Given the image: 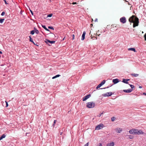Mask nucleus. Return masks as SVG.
<instances>
[{
  "label": "nucleus",
  "instance_id": "nucleus-42",
  "mask_svg": "<svg viewBox=\"0 0 146 146\" xmlns=\"http://www.w3.org/2000/svg\"><path fill=\"white\" fill-rule=\"evenodd\" d=\"M95 22H97L98 21V19H96L95 21H94Z\"/></svg>",
  "mask_w": 146,
  "mask_h": 146
},
{
  "label": "nucleus",
  "instance_id": "nucleus-19",
  "mask_svg": "<svg viewBox=\"0 0 146 146\" xmlns=\"http://www.w3.org/2000/svg\"><path fill=\"white\" fill-rule=\"evenodd\" d=\"M6 137V135L4 134H3L1 137H0V140H2L3 138H5Z\"/></svg>",
  "mask_w": 146,
  "mask_h": 146
},
{
  "label": "nucleus",
  "instance_id": "nucleus-9",
  "mask_svg": "<svg viewBox=\"0 0 146 146\" xmlns=\"http://www.w3.org/2000/svg\"><path fill=\"white\" fill-rule=\"evenodd\" d=\"M137 133L136 134L137 135H140V134H143L144 133L141 130H138L137 129Z\"/></svg>",
  "mask_w": 146,
  "mask_h": 146
},
{
  "label": "nucleus",
  "instance_id": "nucleus-8",
  "mask_svg": "<svg viewBox=\"0 0 146 146\" xmlns=\"http://www.w3.org/2000/svg\"><path fill=\"white\" fill-rule=\"evenodd\" d=\"M45 42L47 44L49 42L52 44L54 43L55 41L54 40L50 41L48 39H46Z\"/></svg>",
  "mask_w": 146,
  "mask_h": 146
},
{
  "label": "nucleus",
  "instance_id": "nucleus-32",
  "mask_svg": "<svg viewBox=\"0 0 146 146\" xmlns=\"http://www.w3.org/2000/svg\"><path fill=\"white\" fill-rule=\"evenodd\" d=\"M89 142H88L84 146H88L89 145Z\"/></svg>",
  "mask_w": 146,
  "mask_h": 146
},
{
  "label": "nucleus",
  "instance_id": "nucleus-39",
  "mask_svg": "<svg viewBox=\"0 0 146 146\" xmlns=\"http://www.w3.org/2000/svg\"><path fill=\"white\" fill-rule=\"evenodd\" d=\"M30 11L32 15H33V11H32L31 10H30Z\"/></svg>",
  "mask_w": 146,
  "mask_h": 146
},
{
  "label": "nucleus",
  "instance_id": "nucleus-36",
  "mask_svg": "<svg viewBox=\"0 0 146 146\" xmlns=\"http://www.w3.org/2000/svg\"><path fill=\"white\" fill-rule=\"evenodd\" d=\"M3 1H4L5 3V4L7 5L8 4V3L5 0H3Z\"/></svg>",
  "mask_w": 146,
  "mask_h": 146
},
{
  "label": "nucleus",
  "instance_id": "nucleus-33",
  "mask_svg": "<svg viewBox=\"0 0 146 146\" xmlns=\"http://www.w3.org/2000/svg\"><path fill=\"white\" fill-rule=\"evenodd\" d=\"M56 122V120H55L54 121V123L53 124V125L54 126Z\"/></svg>",
  "mask_w": 146,
  "mask_h": 146
},
{
  "label": "nucleus",
  "instance_id": "nucleus-23",
  "mask_svg": "<svg viewBox=\"0 0 146 146\" xmlns=\"http://www.w3.org/2000/svg\"><path fill=\"white\" fill-rule=\"evenodd\" d=\"M129 85H130V87L131 88V89L133 90V89H134L135 86L134 85H131V84H129Z\"/></svg>",
  "mask_w": 146,
  "mask_h": 146
},
{
  "label": "nucleus",
  "instance_id": "nucleus-47",
  "mask_svg": "<svg viewBox=\"0 0 146 146\" xmlns=\"http://www.w3.org/2000/svg\"><path fill=\"white\" fill-rule=\"evenodd\" d=\"M107 146H110V143H108L107 144Z\"/></svg>",
  "mask_w": 146,
  "mask_h": 146
},
{
  "label": "nucleus",
  "instance_id": "nucleus-14",
  "mask_svg": "<svg viewBox=\"0 0 146 146\" xmlns=\"http://www.w3.org/2000/svg\"><path fill=\"white\" fill-rule=\"evenodd\" d=\"M102 96L104 97H107L110 96V93L107 92L102 94Z\"/></svg>",
  "mask_w": 146,
  "mask_h": 146
},
{
  "label": "nucleus",
  "instance_id": "nucleus-31",
  "mask_svg": "<svg viewBox=\"0 0 146 146\" xmlns=\"http://www.w3.org/2000/svg\"><path fill=\"white\" fill-rule=\"evenodd\" d=\"M5 12L4 11H3L1 15L2 16H3L5 15Z\"/></svg>",
  "mask_w": 146,
  "mask_h": 146
},
{
  "label": "nucleus",
  "instance_id": "nucleus-46",
  "mask_svg": "<svg viewBox=\"0 0 146 146\" xmlns=\"http://www.w3.org/2000/svg\"><path fill=\"white\" fill-rule=\"evenodd\" d=\"M139 88H142V86H139Z\"/></svg>",
  "mask_w": 146,
  "mask_h": 146
},
{
  "label": "nucleus",
  "instance_id": "nucleus-53",
  "mask_svg": "<svg viewBox=\"0 0 146 146\" xmlns=\"http://www.w3.org/2000/svg\"><path fill=\"white\" fill-rule=\"evenodd\" d=\"M91 25H92V24H91Z\"/></svg>",
  "mask_w": 146,
  "mask_h": 146
},
{
  "label": "nucleus",
  "instance_id": "nucleus-30",
  "mask_svg": "<svg viewBox=\"0 0 146 146\" xmlns=\"http://www.w3.org/2000/svg\"><path fill=\"white\" fill-rule=\"evenodd\" d=\"M52 16V14H50L48 15L47 16V17H51Z\"/></svg>",
  "mask_w": 146,
  "mask_h": 146
},
{
  "label": "nucleus",
  "instance_id": "nucleus-16",
  "mask_svg": "<svg viewBox=\"0 0 146 146\" xmlns=\"http://www.w3.org/2000/svg\"><path fill=\"white\" fill-rule=\"evenodd\" d=\"M42 27L44 29H45L46 31H50V30L48 29H47L45 25H42Z\"/></svg>",
  "mask_w": 146,
  "mask_h": 146
},
{
  "label": "nucleus",
  "instance_id": "nucleus-10",
  "mask_svg": "<svg viewBox=\"0 0 146 146\" xmlns=\"http://www.w3.org/2000/svg\"><path fill=\"white\" fill-rule=\"evenodd\" d=\"M122 130V128H117L115 129V131L118 133H120Z\"/></svg>",
  "mask_w": 146,
  "mask_h": 146
},
{
  "label": "nucleus",
  "instance_id": "nucleus-7",
  "mask_svg": "<svg viewBox=\"0 0 146 146\" xmlns=\"http://www.w3.org/2000/svg\"><path fill=\"white\" fill-rule=\"evenodd\" d=\"M91 95L90 94H89L88 95H87L84 96L83 98V101H85L87 99L89 98L90 96Z\"/></svg>",
  "mask_w": 146,
  "mask_h": 146
},
{
  "label": "nucleus",
  "instance_id": "nucleus-49",
  "mask_svg": "<svg viewBox=\"0 0 146 146\" xmlns=\"http://www.w3.org/2000/svg\"><path fill=\"white\" fill-rule=\"evenodd\" d=\"M95 38H96V39H97V38L96 37H95Z\"/></svg>",
  "mask_w": 146,
  "mask_h": 146
},
{
  "label": "nucleus",
  "instance_id": "nucleus-35",
  "mask_svg": "<svg viewBox=\"0 0 146 146\" xmlns=\"http://www.w3.org/2000/svg\"><path fill=\"white\" fill-rule=\"evenodd\" d=\"M72 40H74V34H73L72 35Z\"/></svg>",
  "mask_w": 146,
  "mask_h": 146
},
{
  "label": "nucleus",
  "instance_id": "nucleus-40",
  "mask_svg": "<svg viewBox=\"0 0 146 146\" xmlns=\"http://www.w3.org/2000/svg\"><path fill=\"white\" fill-rule=\"evenodd\" d=\"M77 4V3L76 2H73L72 3V4L73 5H74V4Z\"/></svg>",
  "mask_w": 146,
  "mask_h": 146
},
{
  "label": "nucleus",
  "instance_id": "nucleus-22",
  "mask_svg": "<svg viewBox=\"0 0 146 146\" xmlns=\"http://www.w3.org/2000/svg\"><path fill=\"white\" fill-rule=\"evenodd\" d=\"M131 75L134 77H137L138 76L139 74H131Z\"/></svg>",
  "mask_w": 146,
  "mask_h": 146
},
{
  "label": "nucleus",
  "instance_id": "nucleus-12",
  "mask_svg": "<svg viewBox=\"0 0 146 146\" xmlns=\"http://www.w3.org/2000/svg\"><path fill=\"white\" fill-rule=\"evenodd\" d=\"M132 91V89H129L127 90H124L123 91L125 93H129L131 92Z\"/></svg>",
  "mask_w": 146,
  "mask_h": 146
},
{
  "label": "nucleus",
  "instance_id": "nucleus-29",
  "mask_svg": "<svg viewBox=\"0 0 146 146\" xmlns=\"http://www.w3.org/2000/svg\"><path fill=\"white\" fill-rule=\"evenodd\" d=\"M114 144V143L113 142H111L110 143V146H113Z\"/></svg>",
  "mask_w": 146,
  "mask_h": 146
},
{
  "label": "nucleus",
  "instance_id": "nucleus-45",
  "mask_svg": "<svg viewBox=\"0 0 146 146\" xmlns=\"http://www.w3.org/2000/svg\"><path fill=\"white\" fill-rule=\"evenodd\" d=\"M143 94L146 96V93H143Z\"/></svg>",
  "mask_w": 146,
  "mask_h": 146
},
{
  "label": "nucleus",
  "instance_id": "nucleus-21",
  "mask_svg": "<svg viewBox=\"0 0 146 146\" xmlns=\"http://www.w3.org/2000/svg\"><path fill=\"white\" fill-rule=\"evenodd\" d=\"M60 75L59 74H58V75H56V76L53 77L52 78V79H54L56 78L57 77H59L60 76Z\"/></svg>",
  "mask_w": 146,
  "mask_h": 146
},
{
  "label": "nucleus",
  "instance_id": "nucleus-52",
  "mask_svg": "<svg viewBox=\"0 0 146 146\" xmlns=\"http://www.w3.org/2000/svg\"><path fill=\"white\" fill-rule=\"evenodd\" d=\"M115 98H116V97H115V98H112V99H115Z\"/></svg>",
  "mask_w": 146,
  "mask_h": 146
},
{
  "label": "nucleus",
  "instance_id": "nucleus-38",
  "mask_svg": "<svg viewBox=\"0 0 146 146\" xmlns=\"http://www.w3.org/2000/svg\"><path fill=\"white\" fill-rule=\"evenodd\" d=\"M102 114H103V113H101L99 115H98V117H100L101 116V115H102Z\"/></svg>",
  "mask_w": 146,
  "mask_h": 146
},
{
  "label": "nucleus",
  "instance_id": "nucleus-41",
  "mask_svg": "<svg viewBox=\"0 0 146 146\" xmlns=\"http://www.w3.org/2000/svg\"><path fill=\"white\" fill-rule=\"evenodd\" d=\"M112 94V93L111 92H110V96H111Z\"/></svg>",
  "mask_w": 146,
  "mask_h": 146
},
{
  "label": "nucleus",
  "instance_id": "nucleus-17",
  "mask_svg": "<svg viewBox=\"0 0 146 146\" xmlns=\"http://www.w3.org/2000/svg\"><path fill=\"white\" fill-rule=\"evenodd\" d=\"M34 29L35 31V33L36 34H38L39 33V31L38 30H37L35 27H34Z\"/></svg>",
  "mask_w": 146,
  "mask_h": 146
},
{
  "label": "nucleus",
  "instance_id": "nucleus-50",
  "mask_svg": "<svg viewBox=\"0 0 146 146\" xmlns=\"http://www.w3.org/2000/svg\"><path fill=\"white\" fill-rule=\"evenodd\" d=\"M65 37H64L63 39H62V40H64V39Z\"/></svg>",
  "mask_w": 146,
  "mask_h": 146
},
{
  "label": "nucleus",
  "instance_id": "nucleus-25",
  "mask_svg": "<svg viewBox=\"0 0 146 146\" xmlns=\"http://www.w3.org/2000/svg\"><path fill=\"white\" fill-rule=\"evenodd\" d=\"M128 136H129V138H130V139H133V136L132 135H128Z\"/></svg>",
  "mask_w": 146,
  "mask_h": 146
},
{
  "label": "nucleus",
  "instance_id": "nucleus-11",
  "mask_svg": "<svg viewBox=\"0 0 146 146\" xmlns=\"http://www.w3.org/2000/svg\"><path fill=\"white\" fill-rule=\"evenodd\" d=\"M119 79H118L117 78L113 79V80H112L113 82V83L114 84L117 83L119 82Z\"/></svg>",
  "mask_w": 146,
  "mask_h": 146
},
{
  "label": "nucleus",
  "instance_id": "nucleus-27",
  "mask_svg": "<svg viewBox=\"0 0 146 146\" xmlns=\"http://www.w3.org/2000/svg\"><path fill=\"white\" fill-rule=\"evenodd\" d=\"M35 31L34 30H32L31 31V34H32V35H33L35 33Z\"/></svg>",
  "mask_w": 146,
  "mask_h": 146
},
{
  "label": "nucleus",
  "instance_id": "nucleus-5",
  "mask_svg": "<svg viewBox=\"0 0 146 146\" xmlns=\"http://www.w3.org/2000/svg\"><path fill=\"white\" fill-rule=\"evenodd\" d=\"M120 21L121 23L123 24L125 23L126 22V20L125 17H121L120 19Z\"/></svg>",
  "mask_w": 146,
  "mask_h": 146
},
{
  "label": "nucleus",
  "instance_id": "nucleus-4",
  "mask_svg": "<svg viewBox=\"0 0 146 146\" xmlns=\"http://www.w3.org/2000/svg\"><path fill=\"white\" fill-rule=\"evenodd\" d=\"M137 131V129H133L130 130L129 131V132L131 134L136 135Z\"/></svg>",
  "mask_w": 146,
  "mask_h": 146
},
{
  "label": "nucleus",
  "instance_id": "nucleus-2",
  "mask_svg": "<svg viewBox=\"0 0 146 146\" xmlns=\"http://www.w3.org/2000/svg\"><path fill=\"white\" fill-rule=\"evenodd\" d=\"M95 106V103L93 102H88L86 103V107L88 108H93Z\"/></svg>",
  "mask_w": 146,
  "mask_h": 146
},
{
  "label": "nucleus",
  "instance_id": "nucleus-15",
  "mask_svg": "<svg viewBox=\"0 0 146 146\" xmlns=\"http://www.w3.org/2000/svg\"><path fill=\"white\" fill-rule=\"evenodd\" d=\"M128 50L133 51L134 52H135L136 51L135 49L133 48H128Z\"/></svg>",
  "mask_w": 146,
  "mask_h": 146
},
{
  "label": "nucleus",
  "instance_id": "nucleus-28",
  "mask_svg": "<svg viewBox=\"0 0 146 146\" xmlns=\"http://www.w3.org/2000/svg\"><path fill=\"white\" fill-rule=\"evenodd\" d=\"M48 28L49 29H52L53 30H54V28L52 26H48Z\"/></svg>",
  "mask_w": 146,
  "mask_h": 146
},
{
  "label": "nucleus",
  "instance_id": "nucleus-54",
  "mask_svg": "<svg viewBox=\"0 0 146 146\" xmlns=\"http://www.w3.org/2000/svg\"><path fill=\"white\" fill-rule=\"evenodd\" d=\"M112 86V85L110 86V87L111 86Z\"/></svg>",
  "mask_w": 146,
  "mask_h": 146
},
{
  "label": "nucleus",
  "instance_id": "nucleus-6",
  "mask_svg": "<svg viewBox=\"0 0 146 146\" xmlns=\"http://www.w3.org/2000/svg\"><path fill=\"white\" fill-rule=\"evenodd\" d=\"M106 82L105 80H103L100 84H99L96 87V88L97 89H98L102 85H104Z\"/></svg>",
  "mask_w": 146,
  "mask_h": 146
},
{
  "label": "nucleus",
  "instance_id": "nucleus-1",
  "mask_svg": "<svg viewBox=\"0 0 146 146\" xmlns=\"http://www.w3.org/2000/svg\"><path fill=\"white\" fill-rule=\"evenodd\" d=\"M129 21L131 23H133V27L134 28L138 26L139 23V19L134 15H132L129 19Z\"/></svg>",
  "mask_w": 146,
  "mask_h": 146
},
{
  "label": "nucleus",
  "instance_id": "nucleus-3",
  "mask_svg": "<svg viewBox=\"0 0 146 146\" xmlns=\"http://www.w3.org/2000/svg\"><path fill=\"white\" fill-rule=\"evenodd\" d=\"M104 127V124L102 123H101L96 126L95 127V130H98Z\"/></svg>",
  "mask_w": 146,
  "mask_h": 146
},
{
  "label": "nucleus",
  "instance_id": "nucleus-51",
  "mask_svg": "<svg viewBox=\"0 0 146 146\" xmlns=\"http://www.w3.org/2000/svg\"><path fill=\"white\" fill-rule=\"evenodd\" d=\"M106 88H104L103 89H106ZM102 89L103 88H101L100 89Z\"/></svg>",
  "mask_w": 146,
  "mask_h": 146
},
{
  "label": "nucleus",
  "instance_id": "nucleus-48",
  "mask_svg": "<svg viewBox=\"0 0 146 146\" xmlns=\"http://www.w3.org/2000/svg\"><path fill=\"white\" fill-rule=\"evenodd\" d=\"M2 54V52L1 51H0V54Z\"/></svg>",
  "mask_w": 146,
  "mask_h": 146
},
{
  "label": "nucleus",
  "instance_id": "nucleus-20",
  "mask_svg": "<svg viewBox=\"0 0 146 146\" xmlns=\"http://www.w3.org/2000/svg\"><path fill=\"white\" fill-rule=\"evenodd\" d=\"M123 82L126 84H128V82H127L126 80V79H123V81H122Z\"/></svg>",
  "mask_w": 146,
  "mask_h": 146
},
{
  "label": "nucleus",
  "instance_id": "nucleus-26",
  "mask_svg": "<svg viewBox=\"0 0 146 146\" xmlns=\"http://www.w3.org/2000/svg\"><path fill=\"white\" fill-rule=\"evenodd\" d=\"M115 119V118L114 117H113L111 118V120L112 121H114Z\"/></svg>",
  "mask_w": 146,
  "mask_h": 146
},
{
  "label": "nucleus",
  "instance_id": "nucleus-43",
  "mask_svg": "<svg viewBox=\"0 0 146 146\" xmlns=\"http://www.w3.org/2000/svg\"><path fill=\"white\" fill-rule=\"evenodd\" d=\"M130 80V79H126V80L127 82H128V81Z\"/></svg>",
  "mask_w": 146,
  "mask_h": 146
},
{
  "label": "nucleus",
  "instance_id": "nucleus-34",
  "mask_svg": "<svg viewBox=\"0 0 146 146\" xmlns=\"http://www.w3.org/2000/svg\"><path fill=\"white\" fill-rule=\"evenodd\" d=\"M5 102L6 103V107H8V103H7V101H5Z\"/></svg>",
  "mask_w": 146,
  "mask_h": 146
},
{
  "label": "nucleus",
  "instance_id": "nucleus-24",
  "mask_svg": "<svg viewBox=\"0 0 146 146\" xmlns=\"http://www.w3.org/2000/svg\"><path fill=\"white\" fill-rule=\"evenodd\" d=\"M5 20L4 19H0V23H3L4 21Z\"/></svg>",
  "mask_w": 146,
  "mask_h": 146
},
{
  "label": "nucleus",
  "instance_id": "nucleus-37",
  "mask_svg": "<svg viewBox=\"0 0 146 146\" xmlns=\"http://www.w3.org/2000/svg\"><path fill=\"white\" fill-rule=\"evenodd\" d=\"M144 37L145 38V40H146V34H145L144 35Z\"/></svg>",
  "mask_w": 146,
  "mask_h": 146
},
{
  "label": "nucleus",
  "instance_id": "nucleus-13",
  "mask_svg": "<svg viewBox=\"0 0 146 146\" xmlns=\"http://www.w3.org/2000/svg\"><path fill=\"white\" fill-rule=\"evenodd\" d=\"M86 34V33L85 31H84L83 32V33L82 35V36L81 40H83L85 39V35Z\"/></svg>",
  "mask_w": 146,
  "mask_h": 146
},
{
  "label": "nucleus",
  "instance_id": "nucleus-44",
  "mask_svg": "<svg viewBox=\"0 0 146 146\" xmlns=\"http://www.w3.org/2000/svg\"><path fill=\"white\" fill-rule=\"evenodd\" d=\"M98 146H102V144L101 143H99V145Z\"/></svg>",
  "mask_w": 146,
  "mask_h": 146
},
{
  "label": "nucleus",
  "instance_id": "nucleus-18",
  "mask_svg": "<svg viewBox=\"0 0 146 146\" xmlns=\"http://www.w3.org/2000/svg\"><path fill=\"white\" fill-rule=\"evenodd\" d=\"M29 41H30L32 42L35 45H36L35 44V43H34V41H33V39H32V38H31V36H29Z\"/></svg>",
  "mask_w": 146,
  "mask_h": 146
}]
</instances>
